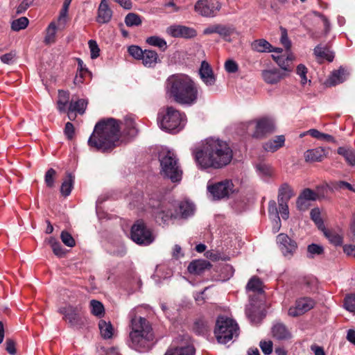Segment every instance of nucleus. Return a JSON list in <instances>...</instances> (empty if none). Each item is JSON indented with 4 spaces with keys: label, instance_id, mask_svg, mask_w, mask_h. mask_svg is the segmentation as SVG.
Listing matches in <instances>:
<instances>
[{
    "label": "nucleus",
    "instance_id": "obj_1",
    "mask_svg": "<svg viewBox=\"0 0 355 355\" xmlns=\"http://www.w3.org/2000/svg\"><path fill=\"white\" fill-rule=\"evenodd\" d=\"M232 150L224 141L209 138L195 153L197 164L202 168H220L230 163Z\"/></svg>",
    "mask_w": 355,
    "mask_h": 355
},
{
    "label": "nucleus",
    "instance_id": "obj_2",
    "mask_svg": "<svg viewBox=\"0 0 355 355\" xmlns=\"http://www.w3.org/2000/svg\"><path fill=\"white\" fill-rule=\"evenodd\" d=\"M165 90L168 98L182 105H193L198 98V89L196 83L184 74L170 76L166 80Z\"/></svg>",
    "mask_w": 355,
    "mask_h": 355
},
{
    "label": "nucleus",
    "instance_id": "obj_3",
    "mask_svg": "<svg viewBox=\"0 0 355 355\" xmlns=\"http://www.w3.org/2000/svg\"><path fill=\"white\" fill-rule=\"evenodd\" d=\"M120 138L119 121L109 118L98 121L88 139V145L103 153L112 150L117 146Z\"/></svg>",
    "mask_w": 355,
    "mask_h": 355
},
{
    "label": "nucleus",
    "instance_id": "obj_4",
    "mask_svg": "<svg viewBox=\"0 0 355 355\" xmlns=\"http://www.w3.org/2000/svg\"><path fill=\"white\" fill-rule=\"evenodd\" d=\"M130 346L139 352L150 350L154 345V334L149 322L144 318L131 316Z\"/></svg>",
    "mask_w": 355,
    "mask_h": 355
},
{
    "label": "nucleus",
    "instance_id": "obj_5",
    "mask_svg": "<svg viewBox=\"0 0 355 355\" xmlns=\"http://www.w3.org/2000/svg\"><path fill=\"white\" fill-rule=\"evenodd\" d=\"M193 211V204L185 200L180 202L178 207L173 204L162 206L156 213L155 218L157 221L161 220L165 223L171 218H187L192 215Z\"/></svg>",
    "mask_w": 355,
    "mask_h": 355
},
{
    "label": "nucleus",
    "instance_id": "obj_6",
    "mask_svg": "<svg viewBox=\"0 0 355 355\" xmlns=\"http://www.w3.org/2000/svg\"><path fill=\"white\" fill-rule=\"evenodd\" d=\"M160 126L167 131H180L186 123V115L173 106H166L160 114Z\"/></svg>",
    "mask_w": 355,
    "mask_h": 355
},
{
    "label": "nucleus",
    "instance_id": "obj_7",
    "mask_svg": "<svg viewBox=\"0 0 355 355\" xmlns=\"http://www.w3.org/2000/svg\"><path fill=\"white\" fill-rule=\"evenodd\" d=\"M239 327L232 319L225 316L218 318L214 334L218 343L226 344L239 336Z\"/></svg>",
    "mask_w": 355,
    "mask_h": 355
},
{
    "label": "nucleus",
    "instance_id": "obj_8",
    "mask_svg": "<svg viewBox=\"0 0 355 355\" xmlns=\"http://www.w3.org/2000/svg\"><path fill=\"white\" fill-rule=\"evenodd\" d=\"M160 164L162 171L165 176L168 178L172 182H179L182 178V171L180 170L178 159L173 153L168 151L166 155L160 158Z\"/></svg>",
    "mask_w": 355,
    "mask_h": 355
},
{
    "label": "nucleus",
    "instance_id": "obj_9",
    "mask_svg": "<svg viewBox=\"0 0 355 355\" xmlns=\"http://www.w3.org/2000/svg\"><path fill=\"white\" fill-rule=\"evenodd\" d=\"M131 239L139 245H148L153 243L152 232L141 221H137L131 228Z\"/></svg>",
    "mask_w": 355,
    "mask_h": 355
},
{
    "label": "nucleus",
    "instance_id": "obj_10",
    "mask_svg": "<svg viewBox=\"0 0 355 355\" xmlns=\"http://www.w3.org/2000/svg\"><path fill=\"white\" fill-rule=\"evenodd\" d=\"M234 186L231 180H225L213 184H208L207 190L214 200L228 198L234 192Z\"/></svg>",
    "mask_w": 355,
    "mask_h": 355
},
{
    "label": "nucleus",
    "instance_id": "obj_11",
    "mask_svg": "<svg viewBox=\"0 0 355 355\" xmlns=\"http://www.w3.org/2000/svg\"><path fill=\"white\" fill-rule=\"evenodd\" d=\"M58 312L64 315V319L68 322L71 327L81 328L84 326L85 320L80 315L78 307L69 305L60 308Z\"/></svg>",
    "mask_w": 355,
    "mask_h": 355
},
{
    "label": "nucleus",
    "instance_id": "obj_12",
    "mask_svg": "<svg viewBox=\"0 0 355 355\" xmlns=\"http://www.w3.org/2000/svg\"><path fill=\"white\" fill-rule=\"evenodd\" d=\"M276 242L282 254L288 259L294 255L297 249L296 241L284 233L277 236Z\"/></svg>",
    "mask_w": 355,
    "mask_h": 355
},
{
    "label": "nucleus",
    "instance_id": "obj_13",
    "mask_svg": "<svg viewBox=\"0 0 355 355\" xmlns=\"http://www.w3.org/2000/svg\"><path fill=\"white\" fill-rule=\"evenodd\" d=\"M315 303L309 297H300L288 310V315L293 318L300 316L312 309Z\"/></svg>",
    "mask_w": 355,
    "mask_h": 355
},
{
    "label": "nucleus",
    "instance_id": "obj_14",
    "mask_svg": "<svg viewBox=\"0 0 355 355\" xmlns=\"http://www.w3.org/2000/svg\"><path fill=\"white\" fill-rule=\"evenodd\" d=\"M166 33L174 37L193 38L197 35V31L193 28L182 25L171 26L167 28Z\"/></svg>",
    "mask_w": 355,
    "mask_h": 355
},
{
    "label": "nucleus",
    "instance_id": "obj_15",
    "mask_svg": "<svg viewBox=\"0 0 355 355\" xmlns=\"http://www.w3.org/2000/svg\"><path fill=\"white\" fill-rule=\"evenodd\" d=\"M275 128L272 121L268 119H261L256 122L255 130L252 137L256 139H262L266 135L271 133Z\"/></svg>",
    "mask_w": 355,
    "mask_h": 355
},
{
    "label": "nucleus",
    "instance_id": "obj_16",
    "mask_svg": "<svg viewBox=\"0 0 355 355\" xmlns=\"http://www.w3.org/2000/svg\"><path fill=\"white\" fill-rule=\"evenodd\" d=\"M194 10L205 17H213L216 15L214 6L209 0H198L194 5Z\"/></svg>",
    "mask_w": 355,
    "mask_h": 355
},
{
    "label": "nucleus",
    "instance_id": "obj_17",
    "mask_svg": "<svg viewBox=\"0 0 355 355\" xmlns=\"http://www.w3.org/2000/svg\"><path fill=\"white\" fill-rule=\"evenodd\" d=\"M87 105V101L83 98H72L69 102L68 107V117L70 120H74L76 115L72 116L73 112H77L80 114H83L85 112Z\"/></svg>",
    "mask_w": 355,
    "mask_h": 355
},
{
    "label": "nucleus",
    "instance_id": "obj_18",
    "mask_svg": "<svg viewBox=\"0 0 355 355\" xmlns=\"http://www.w3.org/2000/svg\"><path fill=\"white\" fill-rule=\"evenodd\" d=\"M199 74L201 80L207 86H212L216 83V77L210 64L206 62H201L199 69Z\"/></svg>",
    "mask_w": 355,
    "mask_h": 355
},
{
    "label": "nucleus",
    "instance_id": "obj_19",
    "mask_svg": "<svg viewBox=\"0 0 355 355\" xmlns=\"http://www.w3.org/2000/svg\"><path fill=\"white\" fill-rule=\"evenodd\" d=\"M261 76L266 83L273 85L279 83L287 74L277 69H273L262 71Z\"/></svg>",
    "mask_w": 355,
    "mask_h": 355
},
{
    "label": "nucleus",
    "instance_id": "obj_20",
    "mask_svg": "<svg viewBox=\"0 0 355 355\" xmlns=\"http://www.w3.org/2000/svg\"><path fill=\"white\" fill-rule=\"evenodd\" d=\"M327 154L328 150L318 147L306 150L304 153V159L306 162H321L327 157Z\"/></svg>",
    "mask_w": 355,
    "mask_h": 355
},
{
    "label": "nucleus",
    "instance_id": "obj_21",
    "mask_svg": "<svg viewBox=\"0 0 355 355\" xmlns=\"http://www.w3.org/2000/svg\"><path fill=\"white\" fill-rule=\"evenodd\" d=\"M211 264L207 260L199 259L191 261L188 266V271L191 274L200 275L209 270Z\"/></svg>",
    "mask_w": 355,
    "mask_h": 355
},
{
    "label": "nucleus",
    "instance_id": "obj_22",
    "mask_svg": "<svg viewBox=\"0 0 355 355\" xmlns=\"http://www.w3.org/2000/svg\"><path fill=\"white\" fill-rule=\"evenodd\" d=\"M112 15V10L109 8L106 0H101L98 10L97 21L101 24L107 23Z\"/></svg>",
    "mask_w": 355,
    "mask_h": 355
},
{
    "label": "nucleus",
    "instance_id": "obj_23",
    "mask_svg": "<svg viewBox=\"0 0 355 355\" xmlns=\"http://www.w3.org/2000/svg\"><path fill=\"white\" fill-rule=\"evenodd\" d=\"M272 337L277 340H287L291 337V332L283 323H277L272 328Z\"/></svg>",
    "mask_w": 355,
    "mask_h": 355
},
{
    "label": "nucleus",
    "instance_id": "obj_24",
    "mask_svg": "<svg viewBox=\"0 0 355 355\" xmlns=\"http://www.w3.org/2000/svg\"><path fill=\"white\" fill-rule=\"evenodd\" d=\"M145 67H153L160 62L158 54L153 50H144L141 59Z\"/></svg>",
    "mask_w": 355,
    "mask_h": 355
},
{
    "label": "nucleus",
    "instance_id": "obj_25",
    "mask_svg": "<svg viewBox=\"0 0 355 355\" xmlns=\"http://www.w3.org/2000/svg\"><path fill=\"white\" fill-rule=\"evenodd\" d=\"M285 142V138L284 135H279L275 137L274 139L269 140L266 142L263 147L265 150L269 152H275L279 148L282 147Z\"/></svg>",
    "mask_w": 355,
    "mask_h": 355
},
{
    "label": "nucleus",
    "instance_id": "obj_26",
    "mask_svg": "<svg viewBox=\"0 0 355 355\" xmlns=\"http://www.w3.org/2000/svg\"><path fill=\"white\" fill-rule=\"evenodd\" d=\"M294 195L291 187L288 184H283L279 189L278 202H288Z\"/></svg>",
    "mask_w": 355,
    "mask_h": 355
},
{
    "label": "nucleus",
    "instance_id": "obj_27",
    "mask_svg": "<svg viewBox=\"0 0 355 355\" xmlns=\"http://www.w3.org/2000/svg\"><path fill=\"white\" fill-rule=\"evenodd\" d=\"M251 49L259 53L270 52L272 45L265 39H258L250 44Z\"/></svg>",
    "mask_w": 355,
    "mask_h": 355
},
{
    "label": "nucleus",
    "instance_id": "obj_28",
    "mask_svg": "<svg viewBox=\"0 0 355 355\" xmlns=\"http://www.w3.org/2000/svg\"><path fill=\"white\" fill-rule=\"evenodd\" d=\"M347 75L346 71L343 68H340L338 70L332 73L331 76L327 80V83L329 86L340 84L346 79Z\"/></svg>",
    "mask_w": 355,
    "mask_h": 355
},
{
    "label": "nucleus",
    "instance_id": "obj_29",
    "mask_svg": "<svg viewBox=\"0 0 355 355\" xmlns=\"http://www.w3.org/2000/svg\"><path fill=\"white\" fill-rule=\"evenodd\" d=\"M69 93L66 91L59 90L57 101L58 109L60 112H65L68 109L67 106L69 105Z\"/></svg>",
    "mask_w": 355,
    "mask_h": 355
},
{
    "label": "nucleus",
    "instance_id": "obj_30",
    "mask_svg": "<svg viewBox=\"0 0 355 355\" xmlns=\"http://www.w3.org/2000/svg\"><path fill=\"white\" fill-rule=\"evenodd\" d=\"M339 155L344 157L345 161L350 166H355V150L349 147H339L337 150Z\"/></svg>",
    "mask_w": 355,
    "mask_h": 355
},
{
    "label": "nucleus",
    "instance_id": "obj_31",
    "mask_svg": "<svg viewBox=\"0 0 355 355\" xmlns=\"http://www.w3.org/2000/svg\"><path fill=\"white\" fill-rule=\"evenodd\" d=\"M195 349L191 345L169 348L164 355H194Z\"/></svg>",
    "mask_w": 355,
    "mask_h": 355
},
{
    "label": "nucleus",
    "instance_id": "obj_32",
    "mask_svg": "<svg viewBox=\"0 0 355 355\" xmlns=\"http://www.w3.org/2000/svg\"><path fill=\"white\" fill-rule=\"evenodd\" d=\"M98 327L103 338L109 339L112 337L114 329L110 322L101 320L98 322Z\"/></svg>",
    "mask_w": 355,
    "mask_h": 355
},
{
    "label": "nucleus",
    "instance_id": "obj_33",
    "mask_svg": "<svg viewBox=\"0 0 355 355\" xmlns=\"http://www.w3.org/2000/svg\"><path fill=\"white\" fill-rule=\"evenodd\" d=\"M272 59L277 63V64L281 67L283 70L282 72H285L287 74V72L291 71L290 69V63L291 62V59L284 55H272Z\"/></svg>",
    "mask_w": 355,
    "mask_h": 355
},
{
    "label": "nucleus",
    "instance_id": "obj_34",
    "mask_svg": "<svg viewBox=\"0 0 355 355\" xmlns=\"http://www.w3.org/2000/svg\"><path fill=\"white\" fill-rule=\"evenodd\" d=\"M268 213L270 218L274 220L276 223V228L275 232H277L280 228V218L278 215L276 202L274 200H271L268 203Z\"/></svg>",
    "mask_w": 355,
    "mask_h": 355
},
{
    "label": "nucleus",
    "instance_id": "obj_35",
    "mask_svg": "<svg viewBox=\"0 0 355 355\" xmlns=\"http://www.w3.org/2000/svg\"><path fill=\"white\" fill-rule=\"evenodd\" d=\"M314 54L316 57L320 58H324L329 62H331L334 58V53L326 47H322L318 45L314 49Z\"/></svg>",
    "mask_w": 355,
    "mask_h": 355
},
{
    "label": "nucleus",
    "instance_id": "obj_36",
    "mask_svg": "<svg viewBox=\"0 0 355 355\" xmlns=\"http://www.w3.org/2000/svg\"><path fill=\"white\" fill-rule=\"evenodd\" d=\"M146 42L150 46L158 47L162 51H166L167 49V44L166 40L158 36H150L146 38Z\"/></svg>",
    "mask_w": 355,
    "mask_h": 355
},
{
    "label": "nucleus",
    "instance_id": "obj_37",
    "mask_svg": "<svg viewBox=\"0 0 355 355\" xmlns=\"http://www.w3.org/2000/svg\"><path fill=\"white\" fill-rule=\"evenodd\" d=\"M91 313L98 317L102 318L105 315V309L103 304L96 300H92L89 302Z\"/></svg>",
    "mask_w": 355,
    "mask_h": 355
},
{
    "label": "nucleus",
    "instance_id": "obj_38",
    "mask_svg": "<svg viewBox=\"0 0 355 355\" xmlns=\"http://www.w3.org/2000/svg\"><path fill=\"white\" fill-rule=\"evenodd\" d=\"M48 243L51 245L55 255L59 257H62L64 255L65 252L62 248L61 244L55 238H49Z\"/></svg>",
    "mask_w": 355,
    "mask_h": 355
},
{
    "label": "nucleus",
    "instance_id": "obj_39",
    "mask_svg": "<svg viewBox=\"0 0 355 355\" xmlns=\"http://www.w3.org/2000/svg\"><path fill=\"white\" fill-rule=\"evenodd\" d=\"M246 289L253 292L261 293L262 291V282L258 277H252L247 284Z\"/></svg>",
    "mask_w": 355,
    "mask_h": 355
},
{
    "label": "nucleus",
    "instance_id": "obj_40",
    "mask_svg": "<svg viewBox=\"0 0 355 355\" xmlns=\"http://www.w3.org/2000/svg\"><path fill=\"white\" fill-rule=\"evenodd\" d=\"M73 177L71 174H68L67 178L64 180L61 185L60 192L62 196H68L73 188Z\"/></svg>",
    "mask_w": 355,
    "mask_h": 355
},
{
    "label": "nucleus",
    "instance_id": "obj_41",
    "mask_svg": "<svg viewBox=\"0 0 355 355\" xmlns=\"http://www.w3.org/2000/svg\"><path fill=\"white\" fill-rule=\"evenodd\" d=\"M125 23L129 26H138L142 23L141 18L137 14L130 12L128 13L125 17Z\"/></svg>",
    "mask_w": 355,
    "mask_h": 355
},
{
    "label": "nucleus",
    "instance_id": "obj_42",
    "mask_svg": "<svg viewBox=\"0 0 355 355\" xmlns=\"http://www.w3.org/2000/svg\"><path fill=\"white\" fill-rule=\"evenodd\" d=\"M324 234L329 242L335 245H340L343 243V237L333 231L324 230Z\"/></svg>",
    "mask_w": 355,
    "mask_h": 355
},
{
    "label": "nucleus",
    "instance_id": "obj_43",
    "mask_svg": "<svg viewBox=\"0 0 355 355\" xmlns=\"http://www.w3.org/2000/svg\"><path fill=\"white\" fill-rule=\"evenodd\" d=\"M56 35V26L54 22H51L46 31L44 42L46 44H52L55 42Z\"/></svg>",
    "mask_w": 355,
    "mask_h": 355
},
{
    "label": "nucleus",
    "instance_id": "obj_44",
    "mask_svg": "<svg viewBox=\"0 0 355 355\" xmlns=\"http://www.w3.org/2000/svg\"><path fill=\"white\" fill-rule=\"evenodd\" d=\"M28 24V19L25 17H21L14 20L11 24V28L15 31H19L24 29Z\"/></svg>",
    "mask_w": 355,
    "mask_h": 355
},
{
    "label": "nucleus",
    "instance_id": "obj_45",
    "mask_svg": "<svg viewBox=\"0 0 355 355\" xmlns=\"http://www.w3.org/2000/svg\"><path fill=\"white\" fill-rule=\"evenodd\" d=\"M235 29L232 26H228L218 24L217 34L225 40H227V37H230L231 35H232Z\"/></svg>",
    "mask_w": 355,
    "mask_h": 355
},
{
    "label": "nucleus",
    "instance_id": "obj_46",
    "mask_svg": "<svg viewBox=\"0 0 355 355\" xmlns=\"http://www.w3.org/2000/svg\"><path fill=\"white\" fill-rule=\"evenodd\" d=\"M322 246L312 243L307 247V257L313 258L315 255H320L323 253Z\"/></svg>",
    "mask_w": 355,
    "mask_h": 355
},
{
    "label": "nucleus",
    "instance_id": "obj_47",
    "mask_svg": "<svg viewBox=\"0 0 355 355\" xmlns=\"http://www.w3.org/2000/svg\"><path fill=\"white\" fill-rule=\"evenodd\" d=\"M344 306L349 312L355 313V294L348 295L345 297Z\"/></svg>",
    "mask_w": 355,
    "mask_h": 355
},
{
    "label": "nucleus",
    "instance_id": "obj_48",
    "mask_svg": "<svg viewBox=\"0 0 355 355\" xmlns=\"http://www.w3.org/2000/svg\"><path fill=\"white\" fill-rule=\"evenodd\" d=\"M60 239L62 243L68 247H73L76 242L73 236L67 231H62L60 234Z\"/></svg>",
    "mask_w": 355,
    "mask_h": 355
},
{
    "label": "nucleus",
    "instance_id": "obj_49",
    "mask_svg": "<svg viewBox=\"0 0 355 355\" xmlns=\"http://www.w3.org/2000/svg\"><path fill=\"white\" fill-rule=\"evenodd\" d=\"M128 51L131 56L137 60H141L144 53V51L139 46L135 45L130 46Z\"/></svg>",
    "mask_w": 355,
    "mask_h": 355
},
{
    "label": "nucleus",
    "instance_id": "obj_50",
    "mask_svg": "<svg viewBox=\"0 0 355 355\" xmlns=\"http://www.w3.org/2000/svg\"><path fill=\"white\" fill-rule=\"evenodd\" d=\"M126 130L125 133L130 137H135L137 133V130L135 127V121L132 119H127L125 121Z\"/></svg>",
    "mask_w": 355,
    "mask_h": 355
},
{
    "label": "nucleus",
    "instance_id": "obj_51",
    "mask_svg": "<svg viewBox=\"0 0 355 355\" xmlns=\"http://www.w3.org/2000/svg\"><path fill=\"white\" fill-rule=\"evenodd\" d=\"M55 175L56 171L53 168H50L46 171L44 180L47 187H53L54 186V177Z\"/></svg>",
    "mask_w": 355,
    "mask_h": 355
},
{
    "label": "nucleus",
    "instance_id": "obj_52",
    "mask_svg": "<svg viewBox=\"0 0 355 355\" xmlns=\"http://www.w3.org/2000/svg\"><path fill=\"white\" fill-rule=\"evenodd\" d=\"M88 44L91 51V58L96 59L99 56L100 49L98 46L96 42L92 40H89Z\"/></svg>",
    "mask_w": 355,
    "mask_h": 355
},
{
    "label": "nucleus",
    "instance_id": "obj_53",
    "mask_svg": "<svg viewBox=\"0 0 355 355\" xmlns=\"http://www.w3.org/2000/svg\"><path fill=\"white\" fill-rule=\"evenodd\" d=\"M259 347L263 353L268 355L272 352V342L270 340H261L259 343Z\"/></svg>",
    "mask_w": 355,
    "mask_h": 355
},
{
    "label": "nucleus",
    "instance_id": "obj_54",
    "mask_svg": "<svg viewBox=\"0 0 355 355\" xmlns=\"http://www.w3.org/2000/svg\"><path fill=\"white\" fill-rule=\"evenodd\" d=\"M300 196L308 201L315 200L318 197V194L310 189H305L303 190Z\"/></svg>",
    "mask_w": 355,
    "mask_h": 355
},
{
    "label": "nucleus",
    "instance_id": "obj_55",
    "mask_svg": "<svg viewBox=\"0 0 355 355\" xmlns=\"http://www.w3.org/2000/svg\"><path fill=\"white\" fill-rule=\"evenodd\" d=\"M297 73L301 78V83L302 85H304L307 82L306 73L307 69L304 64H299L297 67Z\"/></svg>",
    "mask_w": 355,
    "mask_h": 355
},
{
    "label": "nucleus",
    "instance_id": "obj_56",
    "mask_svg": "<svg viewBox=\"0 0 355 355\" xmlns=\"http://www.w3.org/2000/svg\"><path fill=\"white\" fill-rule=\"evenodd\" d=\"M257 168L261 175L266 177H269L272 175V171L270 166L266 165L265 164H260L257 165Z\"/></svg>",
    "mask_w": 355,
    "mask_h": 355
},
{
    "label": "nucleus",
    "instance_id": "obj_57",
    "mask_svg": "<svg viewBox=\"0 0 355 355\" xmlns=\"http://www.w3.org/2000/svg\"><path fill=\"white\" fill-rule=\"evenodd\" d=\"M334 188L335 189H348L355 192V189L352 185L345 181H338L334 183Z\"/></svg>",
    "mask_w": 355,
    "mask_h": 355
},
{
    "label": "nucleus",
    "instance_id": "obj_58",
    "mask_svg": "<svg viewBox=\"0 0 355 355\" xmlns=\"http://www.w3.org/2000/svg\"><path fill=\"white\" fill-rule=\"evenodd\" d=\"M311 219L318 225H322L323 224L322 220L320 216V212L318 209H313L310 213Z\"/></svg>",
    "mask_w": 355,
    "mask_h": 355
},
{
    "label": "nucleus",
    "instance_id": "obj_59",
    "mask_svg": "<svg viewBox=\"0 0 355 355\" xmlns=\"http://www.w3.org/2000/svg\"><path fill=\"white\" fill-rule=\"evenodd\" d=\"M288 202H278L282 218L286 220L289 216Z\"/></svg>",
    "mask_w": 355,
    "mask_h": 355
},
{
    "label": "nucleus",
    "instance_id": "obj_60",
    "mask_svg": "<svg viewBox=\"0 0 355 355\" xmlns=\"http://www.w3.org/2000/svg\"><path fill=\"white\" fill-rule=\"evenodd\" d=\"M33 0H24L17 8V14L19 15L24 12L32 4Z\"/></svg>",
    "mask_w": 355,
    "mask_h": 355
},
{
    "label": "nucleus",
    "instance_id": "obj_61",
    "mask_svg": "<svg viewBox=\"0 0 355 355\" xmlns=\"http://www.w3.org/2000/svg\"><path fill=\"white\" fill-rule=\"evenodd\" d=\"M297 207L300 210H306L309 208L310 204L309 201L306 199H304L303 197H302L300 195L297 198Z\"/></svg>",
    "mask_w": 355,
    "mask_h": 355
},
{
    "label": "nucleus",
    "instance_id": "obj_62",
    "mask_svg": "<svg viewBox=\"0 0 355 355\" xmlns=\"http://www.w3.org/2000/svg\"><path fill=\"white\" fill-rule=\"evenodd\" d=\"M225 70L229 73H235L238 71V64L233 60H227L225 64Z\"/></svg>",
    "mask_w": 355,
    "mask_h": 355
},
{
    "label": "nucleus",
    "instance_id": "obj_63",
    "mask_svg": "<svg viewBox=\"0 0 355 355\" xmlns=\"http://www.w3.org/2000/svg\"><path fill=\"white\" fill-rule=\"evenodd\" d=\"M6 349L11 355L16 354L15 343L13 340L8 338L6 341Z\"/></svg>",
    "mask_w": 355,
    "mask_h": 355
},
{
    "label": "nucleus",
    "instance_id": "obj_64",
    "mask_svg": "<svg viewBox=\"0 0 355 355\" xmlns=\"http://www.w3.org/2000/svg\"><path fill=\"white\" fill-rule=\"evenodd\" d=\"M16 54L15 52H10L8 53L4 54L1 57V60L3 63L10 64L13 62L14 58H15Z\"/></svg>",
    "mask_w": 355,
    "mask_h": 355
}]
</instances>
